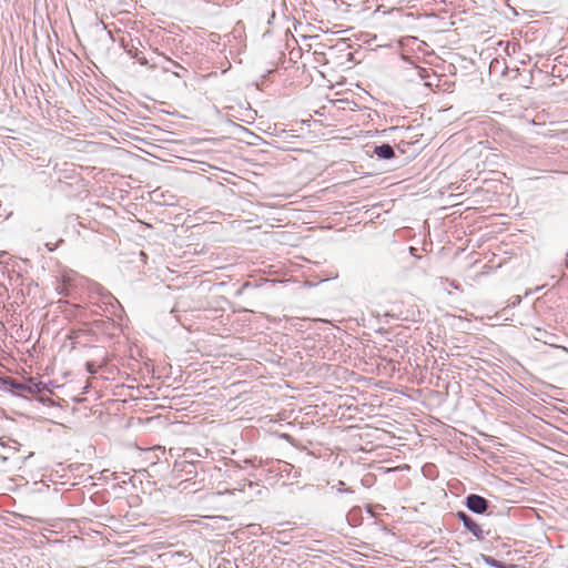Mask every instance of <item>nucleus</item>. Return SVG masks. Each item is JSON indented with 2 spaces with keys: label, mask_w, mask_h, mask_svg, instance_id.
<instances>
[{
  "label": "nucleus",
  "mask_w": 568,
  "mask_h": 568,
  "mask_svg": "<svg viewBox=\"0 0 568 568\" xmlns=\"http://www.w3.org/2000/svg\"><path fill=\"white\" fill-rule=\"evenodd\" d=\"M202 464L195 463L194 460H176L173 465V471L181 477L183 474L186 476V480L197 475V466Z\"/></svg>",
  "instance_id": "0eeeda50"
},
{
  "label": "nucleus",
  "mask_w": 568,
  "mask_h": 568,
  "mask_svg": "<svg viewBox=\"0 0 568 568\" xmlns=\"http://www.w3.org/2000/svg\"><path fill=\"white\" fill-rule=\"evenodd\" d=\"M255 460H256L255 458L254 459H244L243 465H241L234 460H231V464L226 471L230 473L229 476L231 477L233 473L235 474L237 470L244 469L247 465L255 467V464H254Z\"/></svg>",
  "instance_id": "9b49d317"
},
{
  "label": "nucleus",
  "mask_w": 568,
  "mask_h": 568,
  "mask_svg": "<svg viewBox=\"0 0 568 568\" xmlns=\"http://www.w3.org/2000/svg\"><path fill=\"white\" fill-rule=\"evenodd\" d=\"M85 368L90 374L97 373V366H95L94 362H87Z\"/></svg>",
  "instance_id": "f3484780"
},
{
  "label": "nucleus",
  "mask_w": 568,
  "mask_h": 568,
  "mask_svg": "<svg viewBox=\"0 0 568 568\" xmlns=\"http://www.w3.org/2000/svg\"><path fill=\"white\" fill-rule=\"evenodd\" d=\"M456 517L463 524L464 528L469 531L477 540L481 541L485 539L486 534L483 527L466 511H457Z\"/></svg>",
  "instance_id": "7ed1b4c3"
},
{
  "label": "nucleus",
  "mask_w": 568,
  "mask_h": 568,
  "mask_svg": "<svg viewBox=\"0 0 568 568\" xmlns=\"http://www.w3.org/2000/svg\"><path fill=\"white\" fill-rule=\"evenodd\" d=\"M483 560L487 566L493 567V568H511L507 564L499 561V560L495 559L494 557H490L487 555H483Z\"/></svg>",
  "instance_id": "4468645a"
},
{
  "label": "nucleus",
  "mask_w": 568,
  "mask_h": 568,
  "mask_svg": "<svg viewBox=\"0 0 568 568\" xmlns=\"http://www.w3.org/2000/svg\"><path fill=\"white\" fill-rule=\"evenodd\" d=\"M194 455L201 456L200 454H195V453H194L193 450H191V449H187V450L184 453V456H185V457H189V458L193 457Z\"/></svg>",
  "instance_id": "a211bd4d"
},
{
  "label": "nucleus",
  "mask_w": 568,
  "mask_h": 568,
  "mask_svg": "<svg viewBox=\"0 0 568 568\" xmlns=\"http://www.w3.org/2000/svg\"><path fill=\"white\" fill-rule=\"evenodd\" d=\"M521 303V296L520 295H514L510 297L507 306H505L500 312H499V317H505L506 318V315H507V312L509 308L511 307H516L518 306L519 304Z\"/></svg>",
  "instance_id": "f8f14e48"
},
{
  "label": "nucleus",
  "mask_w": 568,
  "mask_h": 568,
  "mask_svg": "<svg viewBox=\"0 0 568 568\" xmlns=\"http://www.w3.org/2000/svg\"><path fill=\"white\" fill-rule=\"evenodd\" d=\"M373 153L381 160H392L396 156L394 148L388 143L376 145Z\"/></svg>",
  "instance_id": "6e6552de"
},
{
  "label": "nucleus",
  "mask_w": 568,
  "mask_h": 568,
  "mask_svg": "<svg viewBox=\"0 0 568 568\" xmlns=\"http://www.w3.org/2000/svg\"><path fill=\"white\" fill-rule=\"evenodd\" d=\"M410 71L413 72L414 78L419 80H425L429 77L428 70L418 65H413Z\"/></svg>",
  "instance_id": "2eb2a0df"
},
{
  "label": "nucleus",
  "mask_w": 568,
  "mask_h": 568,
  "mask_svg": "<svg viewBox=\"0 0 568 568\" xmlns=\"http://www.w3.org/2000/svg\"><path fill=\"white\" fill-rule=\"evenodd\" d=\"M97 293L99 295V300L98 302H93V305H97L99 308H101L108 317L110 316L122 320L124 310L120 302L102 286H97Z\"/></svg>",
  "instance_id": "f257e3e1"
},
{
  "label": "nucleus",
  "mask_w": 568,
  "mask_h": 568,
  "mask_svg": "<svg viewBox=\"0 0 568 568\" xmlns=\"http://www.w3.org/2000/svg\"><path fill=\"white\" fill-rule=\"evenodd\" d=\"M9 458H10V456H8V455H0V459L2 463H6Z\"/></svg>",
  "instance_id": "aec40b11"
},
{
  "label": "nucleus",
  "mask_w": 568,
  "mask_h": 568,
  "mask_svg": "<svg viewBox=\"0 0 568 568\" xmlns=\"http://www.w3.org/2000/svg\"><path fill=\"white\" fill-rule=\"evenodd\" d=\"M274 18H275V12L272 11V13L270 16V19H268V23H271V21H273Z\"/></svg>",
  "instance_id": "412c9836"
},
{
  "label": "nucleus",
  "mask_w": 568,
  "mask_h": 568,
  "mask_svg": "<svg viewBox=\"0 0 568 568\" xmlns=\"http://www.w3.org/2000/svg\"><path fill=\"white\" fill-rule=\"evenodd\" d=\"M0 445H1L2 447H4V448H6V447H8V448L12 449L14 454H16V453L19 450V448H20V443H19V442H17V440H16V439H13V438H10V437H1V438H0Z\"/></svg>",
  "instance_id": "ddd939ff"
},
{
  "label": "nucleus",
  "mask_w": 568,
  "mask_h": 568,
  "mask_svg": "<svg viewBox=\"0 0 568 568\" xmlns=\"http://www.w3.org/2000/svg\"><path fill=\"white\" fill-rule=\"evenodd\" d=\"M335 487L337 493H353L351 488L345 487V483L343 480H339Z\"/></svg>",
  "instance_id": "dca6fc26"
},
{
  "label": "nucleus",
  "mask_w": 568,
  "mask_h": 568,
  "mask_svg": "<svg viewBox=\"0 0 568 568\" xmlns=\"http://www.w3.org/2000/svg\"><path fill=\"white\" fill-rule=\"evenodd\" d=\"M141 41L139 39H130L126 41L125 39H121V47L128 53L131 59L136 60L141 65L149 67V60L143 55V52L140 50Z\"/></svg>",
  "instance_id": "20e7f679"
},
{
  "label": "nucleus",
  "mask_w": 568,
  "mask_h": 568,
  "mask_svg": "<svg viewBox=\"0 0 568 568\" xmlns=\"http://www.w3.org/2000/svg\"><path fill=\"white\" fill-rule=\"evenodd\" d=\"M6 254H7L6 252H2V253H0V256H4Z\"/></svg>",
  "instance_id": "4be33fe9"
},
{
  "label": "nucleus",
  "mask_w": 568,
  "mask_h": 568,
  "mask_svg": "<svg viewBox=\"0 0 568 568\" xmlns=\"http://www.w3.org/2000/svg\"><path fill=\"white\" fill-rule=\"evenodd\" d=\"M366 511H367V514H369L372 517H374V516H375V514L373 513V509H372V506H371V505H368V506L366 507Z\"/></svg>",
  "instance_id": "6ab92c4d"
},
{
  "label": "nucleus",
  "mask_w": 568,
  "mask_h": 568,
  "mask_svg": "<svg viewBox=\"0 0 568 568\" xmlns=\"http://www.w3.org/2000/svg\"><path fill=\"white\" fill-rule=\"evenodd\" d=\"M346 520L352 527H357L363 523V510L359 506H354L346 515Z\"/></svg>",
  "instance_id": "1a4fd4ad"
},
{
  "label": "nucleus",
  "mask_w": 568,
  "mask_h": 568,
  "mask_svg": "<svg viewBox=\"0 0 568 568\" xmlns=\"http://www.w3.org/2000/svg\"><path fill=\"white\" fill-rule=\"evenodd\" d=\"M536 331V334H535V339L537 341H540L545 344H548V345H554V342L557 339V336L552 333H549L547 332L546 329H541V328H535Z\"/></svg>",
  "instance_id": "9d476101"
},
{
  "label": "nucleus",
  "mask_w": 568,
  "mask_h": 568,
  "mask_svg": "<svg viewBox=\"0 0 568 568\" xmlns=\"http://www.w3.org/2000/svg\"><path fill=\"white\" fill-rule=\"evenodd\" d=\"M158 68L165 73H172L176 78H186L189 75V70L186 68L169 58H164L163 62L161 63H153L150 65V69Z\"/></svg>",
  "instance_id": "423d86ee"
},
{
  "label": "nucleus",
  "mask_w": 568,
  "mask_h": 568,
  "mask_svg": "<svg viewBox=\"0 0 568 568\" xmlns=\"http://www.w3.org/2000/svg\"><path fill=\"white\" fill-rule=\"evenodd\" d=\"M464 504L469 511L476 515L486 514L490 507L489 500L477 494L467 495L465 497Z\"/></svg>",
  "instance_id": "39448f33"
},
{
  "label": "nucleus",
  "mask_w": 568,
  "mask_h": 568,
  "mask_svg": "<svg viewBox=\"0 0 568 568\" xmlns=\"http://www.w3.org/2000/svg\"><path fill=\"white\" fill-rule=\"evenodd\" d=\"M2 384L6 388L13 394H18L19 392H26L31 395L42 394L44 392H49L48 386L43 382H34L33 379H29L26 383H21L16 378L6 377L2 379Z\"/></svg>",
  "instance_id": "f03ea898"
}]
</instances>
